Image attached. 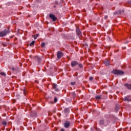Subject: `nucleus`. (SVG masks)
I'll return each mask as SVG.
<instances>
[{
  "instance_id": "35",
  "label": "nucleus",
  "mask_w": 131,
  "mask_h": 131,
  "mask_svg": "<svg viewBox=\"0 0 131 131\" xmlns=\"http://www.w3.org/2000/svg\"><path fill=\"white\" fill-rule=\"evenodd\" d=\"M60 131H65L64 129H61Z\"/></svg>"
},
{
  "instance_id": "27",
  "label": "nucleus",
  "mask_w": 131,
  "mask_h": 131,
  "mask_svg": "<svg viewBox=\"0 0 131 131\" xmlns=\"http://www.w3.org/2000/svg\"><path fill=\"white\" fill-rule=\"evenodd\" d=\"M71 84L72 85H74V84H75V82H72L71 83Z\"/></svg>"
},
{
  "instance_id": "8",
  "label": "nucleus",
  "mask_w": 131,
  "mask_h": 131,
  "mask_svg": "<svg viewBox=\"0 0 131 131\" xmlns=\"http://www.w3.org/2000/svg\"><path fill=\"white\" fill-rule=\"evenodd\" d=\"M123 100L125 102H130V101H131V97L129 96H127L124 97Z\"/></svg>"
},
{
  "instance_id": "26",
  "label": "nucleus",
  "mask_w": 131,
  "mask_h": 131,
  "mask_svg": "<svg viewBox=\"0 0 131 131\" xmlns=\"http://www.w3.org/2000/svg\"><path fill=\"white\" fill-rule=\"evenodd\" d=\"M104 18L105 19V20H106V19L108 18V16H107V15L104 16Z\"/></svg>"
},
{
  "instance_id": "25",
  "label": "nucleus",
  "mask_w": 131,
  "mask_h": 131,
  "mask_svg": "<svg viewBox=\"0 0 131 131\" xmlns=\"http://www.w3.org/2000/svg\"><path fill=\"white\" fill-rule=\"evenodd\" d=\"M93 79H94V78L93 77H90L89 78V80H93Z\"/></svg>"
},
{
  "instance_id": "9",
  "label": "nucleus",
  "mask_w": 131,
  "mask_h": 131,
  "mask_svg": "<svg viewBox=\"0 0 131 131\" xmlns=\"http://www.w3.org/2000/svg\"><path fill=\"white\" fill-rule=\"evenodd\" d=\"M49 17L50 19H52L53 22H55L56 20H57V17H56V16L53 14H50Z\"/></svg>"
},
{
  "instance_id": "1",
  "label": "nucleus",
  "mask_w": 131,
  "mask_h": 131,
  "mask_svg": "<svg viewBox=\"0 0 131 131\" xmlns=\"http://www.w3.org/2000/svg\"><path fill=\"white\" fill-rule=\"evenodd\" d=\"M109 123H110L109 119H101L99 121L100 125H103L104 126H107Z\"/></svg>"
},
{
  "instance_id": "12",
  "label": "nucleus",
  "mask_w": 131,
  "mask_h": 131,
  "mask_svg": "<svg viewBox=\"0 0 131 131\" xmlns=\"http://www.w3.org/2000/svg\"><path fill=\"white\" fill-rule=\"evenodd\" d=\"M126 88H127L128 89V90H130L131 89V84H127L126 83L125 84Z\"/></svg>"
},
{
  "instance_id": "28",
  "label": "nucleus",
  "mask_w": 131,
  "mask_h": 131,
  "mask_svg": "<svg viewBox=\"0 0 131 131\" xmlns=\"http://www.w3.org/2000/svg\"><path fill=\"white\" fill-rule=\"evenodd\" d=\"M128 5H129V6H130L129 7H131V2L128 1Z\"/></svg>"
},
{
  "instance_id": "13",
  "label": "nucleus",
  "mask_w": 131,
  "mask_h": 131,
  "mask_svg": "<svg viewBox=\"0 0 131 131\" xmlns=\"http://www.w3.org/2000/svg\"><path fill=\"white\" fill-rule=\"evenodd\" d=\"M115 110L116 112H118V111H119V105H116Z\"/></svg>"
},
{
  "instance_id": "23",
  "label": "nucleus",
  "mask_w": 131,
  "mask_h": 131,
  "mask_svg": "<svg viewBox=\"0 0 131 131\" xmlns=\"http://www.w3.org/2000/svg\"><path fill=\"white\" fill-rule=\"evenodd\" d=\"M1 75H2V76H6V73L4 72H1Z\"/></svg>"
},
{
  "instance_id": "31",
  "label": "nucleus",
  "mask_w": 131,
  "mask_h": 131,
  "mask_svg": "<svg viewBox=\"0 0 131 131\" xmlns=\"http://www.w3.org/2000/svg\"><path fill=\"white\" fill-rule=\"evenodd\" d=\"M11 70H12L13 71H14L15 70V68H11Z\"/></svg>"
},
{
  "instance_id": "5",
  "label": "nucleus",
  "mask_w": 131,
  "mask_h": 131,
  "mask_svg": "<svg viewBox=\"0 0 131 131\" xmlns=\"http://www.w3.org/2000/svg\"><path fill=\"white\" fill-rule=\"evenodd\" d=\"M77 65H79V63L75 60H73L71 62V66L73 68L75 67V66H77Z\"/></svg>"
},
{
  "instance_id": "18",
  "label": "nucleus",
  "mask_w": 131,
  "mask_h": 131,
  "mask_svg": "<svg viewBox=\"0 0 131 131\" xmlns=\"http://www.w3.org/2000/svg\"><path fill=\"white\" fill-rule=\"evenodd\" d=\"M35 42V41H32L30 43V47H32L33 45H34Z\"/></svg>"
},
{
  "instance_id": "2",
  "label": "nucleus",
  "mask_w": 131,
  "mask_h": 131,
  "mask_svg": "<svg viewBox=\"0 0 131 131\" xmlns=\"http://www.w3.org/2000/svg\"><path fill=\"white\" fill-rule=\"evenodd\" d=\"M112 73H113V74H115L116 75H123L124 74V72L121 70H113Z\"/></svg>"
},
{
  "instance_id": "30",
  "label": "nucleus",
  "mask_w": 131,
  "mask_h": 131,
  "mask_svg": "<svg viewBox=\"0 0 131 131\" xmlns=\"http://www.w3.org/2000/svg\"><path fill=\"white\" fill-rule=\"evenodd\" d=\"M26 94H27L26 91L24 90V94L26 95Z\"/></svg>"
},
{
  "instance_id": "16",
  "label": "nucleus",
  "mask_w": 131,
  "mask_h": 131,
  "mask_svg": "<svg viewBox=\"0 0 131 131\" xmlns=\"http://www.w3.org/2000/svg\"><path fill=\"white\" fill-rule=\"evenodd\" d=\"M69 111H70L69 108H66L64 110V113H66V114L69 113Z\"/></svg>"
},
{
  "instance_id": "14",
  "label": "nucleus",
  "mask_w": 131,
  "mask_h": 131,
  "mask_svg": "<svg viewBox=\"0 0 131 131\" xmlns=\"http://www.w3.org/2000/svg\"><path fill=\"white\" fill-rule=\"evenodd\" d=\"M104 64L105 66H109L110 65V61L107 60L104 62Z\"/></svg>"
},
{
  "instance_id": "34",
  "label": "nucleus",
  "mask_w": 131,
  "mask_h": 131,
  "mask_svg": "<svg viewBox=\"0 0 131 131\" xmlns=\"http://www.w3.org/2000/svg\"><path fill=\"white\" fill-rule=\"evenodd\" d=\"M38 35H39L38 34H37L36 35V37H38Z\"/></svg>"
},
{
  "instance_id": "21",
  "label": "nucleus",
  "mask_w": 131,
  "mask_h": 131,
  "mask_svg": "<svg viewBox=\"0 0 131 131\" xmlns=\"http://www.w3.org/2000/svg\"><path fill=\"white\" fill-rule=\"evenodd\" d=\"M78 66H79V68H83V66L82 65V64H81V63H79V64H78Z\"/></svg>"
},
{
  "instance_id": "20",
  "label": "nucleus",
  "mask_w": 131,
  "mask_h": 131,
  "mask_svg": "<svg viewBox=\"0 0 131 131\" xmlns=\"http://www.w3.org/2000/svg\"><path fill=\"white\" fill-rule=\"evenodd\" d=\"M54 103H57V102H58V98H57V97H54Z\"/></svg>"
},
{
  "instance_id": "22",
  "label": "nucleus",
  "mask_w": 131,
  "mask_h": 131,
  "mask_svg": "<svg viewBox=\"0 0 131 131\" xmlns=\"http://www.w3.org/2000/svg\"><path fill=\"white\" fill-rule=\"evenodd\" d=\"M41 46L42 48H45V46H46V43H45V42H42L41 43Z\"/></svg>"
},
{
  "instance_id": "33",
  "label": "nucleus",
  "mask_w": 131,
  "mask_h": 131,
  "mask_svg": "<svg viewBox=\"0 0 131 131\" xmlns=\"http://www.w3.org/2000/svg\"><path fill=\"white\" fill-rule=\"evenodd\" d=\"M55 5H58V2H55Z\"/></svg>"
},
{
  "instance_id": "3",
  "label": "nucleus",
  "mask_w": 131,
  "mask_h": 131,
  "mask_svg": "<svg viewBox=\"0 0 131 131\" xmlns=\"http://www.w3.org/2000/svg\"><path fill=\"white\" fill-rule=\"evenodd\" d=\"M10 32V30H9V29H8V30L5 29V30L0 32V37L6 36L7 34H9Z\"/></svg>"
},
{
  "instance_id": "36",
  "label": "nucleus",
  "mask_w": 131,
  "mask_h": 131,
  "mask_svg": "<svg viewBox=\"0 0 131 131\" xmlns=\"http://www.w3.org/2000/svg\"><path fill=\"white\" fill-rule=\"evenodd\" d=\"M36 37H35L34 38V39H36Z\"/></svg>"
},
{
  "instance_id": "4",
  "label": "nucleus",
  "mask_w": 131,
  "mask_h": 131,
  "mask_svg": "<svg viewBox=\"0 0 131 131\" xmlns=\"http://www.w3.org/2000/svg\"><path fill=\"white\" fill-rule=\"evenodd\" d=\"M63 56H64V54L63 53V52L61 51L57 52V57L58 58V59H61V58H62Z\"/></svg>"
},
{
  "instance_id": "15",
  "label": "nucleus",
  "mask_w": 131,
  "mask_h": 131,
  "mask_svg": "<svg viewBox=\"0 0 131 131\" xmlns=\"http://www.w3.org/2000/svg\"><path fill=\"white\" fill-rule=\"evenodd\" d=\"M31 116L32 117H35V116H36V112H34L32 113L31 114Z\"/></svg>"
},
{
  "instance_id": "29",
  "label": "nucleus",
  "mask_w": 131,
  "mask_h": 131,
  "mask_svg": "<svg viewBox=\"0 0 131 131\" xmlns=\"http://www.w3.org/2000/svg\"><path fill=\"white\" fill-rule=\"evenodd\" d=\"M3 46H4V47H7V43H4Z\"/></svg>"
},
{
  "instance_id": "17",
  "label": "nucleus",
  "mask_w": 131,
  "mask_h": 131,
  "mask_svg": "<svg viewBox=\"0 0 131 131\" xmlns=\"http://www.w3.org/2000/svg\"><path fill=\"white\" fill-rule=\"evenodd\" d=\"M71 95L72 96L73 98H75V97H76V94H75V92H72L71 93Z\"/></svg>"
},
{
  "instance_id": "7",
  "label": "nucleus",
  "mask_w": 131,
  "mask_h": 131,
  "mask_svg": "<svg viewBox=\"0 0 131 131\" xmlns=\"http://www.w3.org/2000/svg\"><path fill=\"white\" fill-rule=\"evenodd\" d=\"M76 32L78 36H81V35H82L81 32L78 27H76Z\"/></svg>"
},
{
  "instance_id": "11",
  "label": "nucleus",
  "mask_w": 131,
  "mask_h": 131,
  "mask_svg": "<svg viewBox=\"0 0 131 131\" xmlns=\"http://www.w3.org/2000/svg\"><path fill=\"white\" fill-rule=\"evenodd\" d=\"M35 60H36L38 63H40V62H41V58L39 56H36Z\"/></svg>"
},
{
  "instance_id": "6",
  "label": "nucleus",
  "mask_w": 131,
  "mask_h": 131,
  "mask_svg": "<svg viewBox=\"0 0 131 131\" xmlns=\"http://www.w3.org/2000/svg\"><path fill=\"white\" fill-rule=\"evenodd\" d=\"M65 128H68L70 126V121H66L63 124Z\"/></svg>"
},
{
  "instance_id": "19",
  "label": "nucleus",
  "mask_w": 131,
  "mask_h": 131,
  "mask_svg": "<svg viewBox=\"0 0 131 131\" xmlns=\"http://www.w3.org/2000/svg\"><path fill=\"white\" fill-rule=\"evenodd\" d=\"M7 122L6 121H3L2 122V124L3 125H7Z\"/></svg>"
},
{
  "instance_id": "10",
  "label": "nucleus",
  "mask_w": 131,
  "mask_h": 131,
  "mask_svg": "<svg viewBox=\"0 0 131 131\" xmlns=\"http://www.w3.org/2000/svg\"><path fill=\"white\" fill-rule=\"evenodd\" d=\"M57 86H58L57 84H53L52 89L55 90V92H59V89H58V88H57Z\"/></svg>"
},
{
  "instance_id": "32",
  "label": "nucleus",
  "mask_w": 131,
  "mask_h": 131,
  "mask_svg": "<svg viewBox=\"0 0 131 131\" xmlns=\"http://www.w3.org/2000/svg\"><path fill=\"white\" fill-rule=\"evenodd\" d=\"M97 131H101V129L97 128Z\"/></svg>"
},
{
  "instance_id": "24",
  "label": "nucleus",
  "mask_w": 131,
  "mask_h": 131,
  "mask_svg": "<svg viewBox=\"0 0 131 131\" xmlns=\"http://www.w3.org/2000/svg\"><path fill=\"white\" fill-rule=\"evenodd\" d=\"M96 98L97 99V100H100V99H101V96H97L96 97Z\"/></svg>"
}]
</instances>
